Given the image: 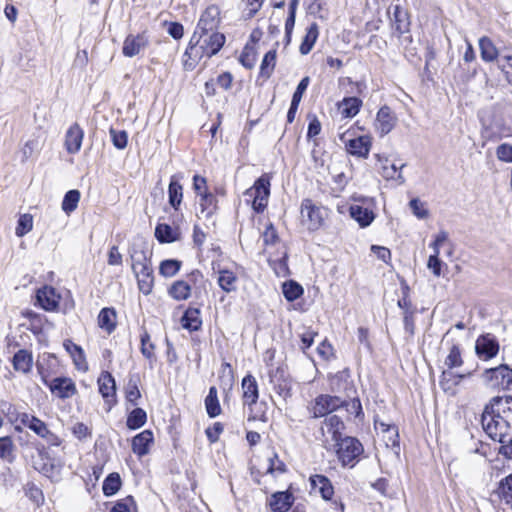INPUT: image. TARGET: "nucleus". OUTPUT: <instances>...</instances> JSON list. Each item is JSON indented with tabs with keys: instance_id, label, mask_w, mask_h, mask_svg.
<instances>
[{
	"instance_id": "obj_1",
	"label": "nucleus",
	"mask_w": 512,
	"mask_h": 512,
	"mask_svg": "<svg viewBox=\"0 0 512 512\" xmlns=\"http://www.w3.org/2000/svg\"><path fill=\"white\" fill-rule=\"evenodd\" d=\"M485 433L501 443L499 452L512 459V396H494L485 405L481 415Z\"/></svg>"
},
{
	"instance_id": "obj_2",
	"label": "nucleus",
	"mask_w": 512,
	"mask_h": 512,
	"mask_svg": "<svg viewBox=\"0 0 512 512\" xmlns=\"http://www.w3.org/2000/svg\"><path fill=\"white\" fill-rule=\"evenodd\" d=\"M129 254L139 290L144 295H148L151 293L154 283L153 269L148 251L144 247L134 244L129 248Z\"/></svg>"
},
{
	"instance_id": "obj_3",
	"label": "nucleus",
	"mask_w": 512,
	"mask_h": 512,
	"mask_svg": "<svg viewBox=\"0 0 512 512\" xmlns=\"http://www.w3.org/2000/svg\"><path fill=\"white\" fill-rule=\"evenodd\" d=\"M349 378L348 371L338 372L330 378L331 390L335 393L343 392L345 397L350 399L349 401L344 399V404L342 405L348 413L355 415V417L364 416L361 401L356 395V388Z\"/></svg>"
},
{
	"instance_id": "obj_4",
	"label": "nucleus",
	"mask_w": 512,
	"mask_h": 512,
	"mask_svg": "<svg viewBox=\"0 0 512 512\" xmlns=\"http://www.w3.org/2000/svg\"><path fill=\"white\" fill-rule=\"evenodd\" d=\"M336 455L342 466L354 467L359 456L364 452L362 443L355 437L343 436L334 441Z\"/></svg>"
},
{
	"instance_id": "obj_5",
	"label": "nucleus",
	"mask_w": 512,
	"mask_h": 512,
	"mask_svg": "<svg viewBox=\"0 0 512 512\" xmlns=\"http://www.w3.org/2000/svg\"><path fill=\"white\" fill-rule=\"evenodd\" d=\"M270 177L263 174L254 182L253 186L246 190L245 195L253 199V209L257 213L263 212L268 204L270 196Z\"/></svg>"
},
{
	"instance_id": "obj_6",
	"label": "nucleus",
	"mask_w": 512,
	"mask_h": 512,
	"mask_svg": "<svg viewBox=\"0 0 512 512\" xmlns=\"http://www.w3.org/2000/svg\"><path fill=\"white\" fill-rule=\"evenodd\" d=\"M482 377L485 383L492 388L512 389V368L507 364L486 369Z\"/></svg>"
},
{
	"instance_id": "obj_7",
	"label": "nucleus",
	"mask_w": 512,
	"mask_h": 512,
	"mask_svg": "<svg viewBox=\"0 0 512 512\" xmlns=\"http://www.w3.org/2000/svg\"><path fill=\"white\" fill-rule=\"evenodd\" d=\"M201 35L193 34L183 54V68L192 71L203 57L209 58V52L201 43Z\"/></svg>"
},
{
	"instance_id": "obj_8",
	"label": "nucleus",
	"mask_w": 512,
	"mask_h": 512,
	"mask_svg": "<svg viewBox=\"0 0 512 512\" xmlns=\"http://www.w3.org/2000/svg\"><path fill=\"white\" fill-rule=\"evenodd\" d=\"M325 215V210L322 207L317 206L311 199L306 198L302 201V221L309 230H318L324 223Z\"/></svg>"
},
{
	"instance_id": "obj_9",
	"label": "nucleus",
	"mask_w": 512,
	"mask_h": 512,
	"mask_svg": "<svg viewBox=\"0 0 512 512\" xmlns=\"http://www.w3.org/2000/svg\"><path fill=\"white\" fill-rule=\"evenodd\" d=\"M309 482L312 490L318 492L323 500L332 501L335 509L339 510V512H344V504L340 500H332L334 487L327 476L322 474L311 475Z\"/></svg>"
},
{
	"instance_id": "obj_10",
	"label": "nucleus",
	"mask_w": 512,
	"mask_h": 512,
	"mask_svg": "<svg viewBox=\"0 0 512 512\" xmlns=\"http://www.w3.org/2000/svg\"><path fill=\"white\" fill-rule=\"evenodd\" d=\"M344 399L337 395L321 394L314 400V405L311 409L313 418H321L328 414L342 408Z\"/></svg>"
},
{
	"instance_id": "obj_11",
	"label": "nucleus",
	"mask_w": 512,
	"mask_h": 512,
	"mask_svg": "<svg viewBox=\"0 0 512 512\" xmlns=\"http://www.w3.org/2000/svg\"><path fill=\"white\" fill-rule=\"evenodd\" d=\"M42 381L49 387L51 393L60 399L71 398L77 393L76 385L71 378L60 376L48 381L47 378L42 375Z\"/></svg>"
},
{
	"instance_id": "obj_12",
	"label": "nucleus",
	"mask_w": 512,
	"mask_h": 512,
	"mask_svg": "<svg viewBox=\"0 0 512 512\" xmlns=\"http://www.w3.org/2000/svg\"><path fill=\"white\" fill-rule=\"evenodd\" d=\"M220 23V9L216 5L208 6L200 16L193 34L216 32Z\"/></svg>"
},
{
	"instance_id": "obj_13",
	"label": "nucleus",
	"mask_w": 512,
	"mask_h": 512,
	"mask_svg": "<svg viewBox=\"0 0 512 512\" xmlns=\"http://www.w3.org/2000/svg\"><path fill=\"white\" fill-rule=\"evenodd\" d=\"M499 342L491 333L480 335L475 343L476 355L482 360H490L499 352Z\"/></svg>"
},
{
	"instance_id": "obj_14",
	"label": "nucleus",
	"mask_w": 512,
	"mask_h": 512,
	"mask_svg": "<svg viewBox=\"0 0 512 512\" xmlns=\"http://www.w3.org/2000/svg\"><path fill=\"white\" fill-rule=\"evenodd\" d=\"M99 392L105 403L108 405L107 411L116 405V382L113 375L108 371H103L98 378Z\"/></svg>"
},
{
	"instance_id": "obj_15",
	"label": "nucleus",
	"mask_w": 512,
	"mask_h": 512,
	"mask_svg": "<svg viewBox=\"0 0 512 512\" xmlns=\"http://www.w3.org/2000/svg\"><path fill=\"white\" fill-rule=\"evenodd\" d=\"M397 123V117L387 105L382 106L376 115L375 127L380 136H385L392 131Z\"/></svg>"
},
{
	"instance_id": "obj_16",
	"label": "nucleus",
	"mask_w": 512,
	"mask_h": 512,
	"mask_svg": "<svg viewBox=\"0 0 512 512\" xmlns=\"http://www.w3.org/2000/svg\"><path fill=\"white\" fill-rule=\"evenodd\" d=\"M388 14L391 16L392 27L398 33V36L409 32L410 20L409 14L406 9L399 4L391 5L388 9Z\"/></svg>"
},
{
	"instance_id": "obj_17",
	"label": "nucleus",
	"mask_w": 512,
	"mask_h": 512,
	"mask_svg": "<svg viewBox=\"0 0 512 512\" xmlns=\"http://www.w3.org/2000/svg\"><path fill=\"white\" fill-rule=\"evenodd\" d=\"M467 47L463 55V62L467 68H463L460 63L461 74L459 75L462 81H469L475 77L478 71V63L476 62V54L472 44L466 41Z\"/></svg>"
},
{
	"instance_id": "obj_18",
	"label": "nucleus",
	"mask_w": 512,
	"mask_h": 512,
	"mask_svg": "<svg viewBox=\"0 0 512 512\" xmlns=\"http://www.w3.org/2000/svg\"><path fill=\"white\" fill-rule=\"evenodd\" d=\"M37 303L46 311H55L59 307V296L55 288L44 286L36 293Z\"/></svg>"
},
{
	"instance_id": "obj_19",
	"label": "nucleus",
	"mask_w": 512,
	"mask_h": 512,
	"mask_svg": "<svg viewBox=\"0 0 512 512\" xmlns=\"http://www.w3.org/2000/svg\"><path fill=\"white\" fill-rule=\"evenodd\" d=\"M153 442V432L146 429L132 438V451L139 457H143L149 453L150 446L153 444Z\"/></svg>"
},
{
	"instance_id": "obj_20",
	"label": "nucleus",
	"mask_w": 512,
	"mask_h": 512,
	"mask_svg": "<svg viewBox=\"0 0 512 512\" xmlns=\"http://www.w3.org/2000/svg\"><path fill=\"white\" fill-rule=\"evenodd\" d=\"M270 383L273 385L274 391L281 397L290 396L291 385L285 378V372L282 368H276L269 372Z\"/></svg>"
},
{
	"instance_id": "obj_21",
	"label": "nucleus",
	"mask_w": 512,
	"mask_h": 512,
	"mask_svg": "<svg viewBox=\"0 0 512 512\" xmlns=\"http://www.w3.org/2000/svg\"><path fill=\"white\" fill-rule=\"evenodd\" d=\"M16 420L22 425L28 427L39 437H45L49 434V429L46 423L34 415L26 412L18 413Z\"/></svg>"
},
{
	"instance_id": "obj_22",
	"label": "nucleus",
	"mask_w": 512,
	"mask_h": 512,
	"mask_svg": "<svg viewBox=\"0 0 512 512\" xmlns=\"http://www.w3.org/2000/svg\"><path fill=\"white\" fill-rule=\"evenodd\" d=\"M148 45L147 36L142 34L128 35L123 43L122 52L126 57H133Z\"/></svg>"
},
{
	"instance_id": "obj_23",
	"label": "nucleus",
	"mask_w": 512,
	"mask_h": 512,
	"mask_svg": "<svg viewBox=\"0 0 512 512\" xmlns=\"http://www.w3.org/2000/svg\"><path fill=\"white\" fill-rule=\"evenodd\" d=\"M371 144L369 136H359L350 139L345 146L349 154L361 158H367L371 149Z\"/></svg>"
},
{
	"instance_id": "obj_24",
	"label": "nucleus",
	"mask_w": 512,
	"mask_h": 512,
	"mask_svg": "<svg viewBox=\"0 0 512 512\" xmlns=\"http://www.w3.org/2000/svg\"><path fill=\"white\" fill-rule=\"evenodd\" d=\"M293 503L294 497L289 491L275 492L269 499V506L273 512H288Z\"/></svg>"
},
{
	"instance_id": "obj_25",
	"label": "nucleus",
	"mask_w": 512,
	"mask_h": 512,
	"mask_svg": "<svg viewBox=\"0 0 512 512\" xmlns=\"http://www.w3.org/2000/svg\"><path fill=\"white\" fill-rule=\"evenodd\" d=\"M181 174L172 175L168 186V202L174 210H178L183 199V186L180 180Z\"/></svg>"
},
{
	"instance_id": "obj_26",
	"label": "nucleus",
	"mask_w": 512,
	"mask_h": 512,
	"mask_svg": "<svg viewBox=\"0 0 512 512\" xmlns=\"http://www.w3.org/2000/svg\"><path fill=\"white\" fill-rule=\"evenodd\" d=\"M83 137L84 132L77 123L70 126L65 136V147L67 152L70 154H76L79 152Z\"/></svg>"
},
{
	"instance_id": "obj_27",
	"label": "nucleus",
	"mask_w": 512,
	"mask_h": 512,
	"mask_svg": "<svg viewBox=\"0 0 512 512\" xmlns=\"http://www.w3.org/2000/svg\"><path fill=\"white\" fill-rule=\"evenodd\" d=\"M199 35H201V43L206 48V50L209 52V58L216 55L221 48L224 46L226 37L224 34L219 32H210L207 34H202L199 32Z\"/></svg>"
},
{
	"instance_id": "obj_28",
	"label": "nucleus",
	"mask_w": 512,
	"mask_h": 512,
	"mask_svg": "<svg viewBox=\"0 0 512 512\" xmlns=\"http://www.w3.org/2000/svg\"><path fill=\"white\" fill-rule=\"evenodd\" d=\"M243 403L252 406L259 397L258 384L254 376L248 374L242 379Z\"/></svg>"
},
{
	"instance_id": "obj_29",
	"label": "nucleus",
	"mask_w": 512,
	"mask_h": 512,
	"mask_svg": "<svg viewBox=\"0 0 512 512\" xmlns=\"http://www.w3.org/2000/svg\"><path fill=\"white\" fill-rule=\"evenodd\" d=\"M63 346L72 357L75 367L80 371L86 372L88 370V364L82 347L69 339L64 341Z\"/></svg>"
},
{
	"instance_id": "obj_30",
	"label": "nucleus",
	"mask_w": 512,
	"mask_h": 512,
	"mask_svg": "<svg viewBox=\"0 0 512 512\" xmlns=\"http://www.w3.org/2000/svg\"><path fill=\"white\" fill-rule=\"evenodd\" d=\"M480 56L484 62H493L499 56V51L488 36H482L478 41Z\"/></svg>"
},
{
	"instance_id": "obj_31",
	"label": "nucleus",
	"mask_w": 512,
	"mask_h": 512,
	"mask_svg": "<svg viewBox=\"0 0 512 512\" xmlns=\"http://www.w3.org/2000/svg\"><path fill=\"white\" fill-rule=\"evenodd\" d=\"M349 213L351 218H353L360 225V227L363 228L369 226L375 218L372 210L360 205H351L349 208Z\"/></svg>"
},
{
	"instance_id": "obj_32",
	"label": "nucleus",
	"mask_w": 512,
	"mask_h": 512,
	"mask_svg": "<svg viewBox=\"0 0 512 512\" xmlns=\"http://www.w3.org/2000/svg\"><path fill=\"white\" fill-rule=\"evenodd\" d=\"M181 324L184 329L191 332L198 331L202 326L200 309L189 307L181 317Z\"/></svg>"
},
{
	"instance_id": "obj_33",
	"label": "nucleus",
	"mask_w": 512,
	"mask_h": 512,
	"mask_svg": "<svg viewBox=\"0 0 512 512\" xmlns=\"http://www.w3.org/2000/svg\"><path fill=\"white\" fill-rule=\"evenodd\" d=\"M319 36V27L316 22L310 24L307 28L306 34L302 39V42L299 47V52L302 55H307L313 49L314 44L316 43Z\"/></svg>"
},
{
	"instance_id": "obj_34",
	"label": "nucleus",
	"mask_w": 512,
	"mask_h": 512,
	"mask_svg": "<svg viewBox=\"0 0 512 512\" xmlns=\"http://www.w3.org/2000/svg\"><path fill=\"white\" fill-rule=\"evenodd\" d=\"M98 325L102 330L111 334L116 329V311L114 308L105 307L98 315Z\"/></svg>"
},
{
	"instance_id": "obj_35",
	"label": "nucleus",
	"mask_w": 512,
	"mask_h": 512,
	"mask_svg": "<svg viewBox=\"0 0 512 512\" xmlns=\"http://www.w3.org/2000/svg\"><path fill=\"white\" fill-rule=\"evenodd\" d=\"M32 362V354L25 349L17 351L12 358L13 368L22 373H28L31 370Z\"/></svg>"
},
{
	"instance_id": "obj_36",
	"label": "nucleus",
	"mask_w": 512,
	"mask_h": 512,
	"mask_svg": "<svg viewBox=\"0 0 512 512\" xmlns=\"http://www.w3.org/2000/svg\"><path fill=\"white\" fill-rule=\"evenodd\" d=\"M180 233L169 224L158 223L155 227V237L160 243H173L179 239Z\"/></svg>"
},
{
	"instance_id": "obj_37",
	"label": "nucleus",
	"mask_w": 512,
	"mask_h": 512,
	"mask_svg": "<svg viewBox=\"0 0 512 512\" xmlns=\"http://www.w3.org/2000/svg\"><path fill=\"white\" fill-rule=\"evenodd\" d=\"M495 493L506 505L512 506V472L499 481Z\"/></svg>"
},
{
	"instance_id": "obj_38",
	"label": "nucleus",
	"mask_w": 512,
	"mask_h": 512,
	"mask_svg": "<svg viewBox=\"0 0 512 512\" xmlns=\"http://www.w3.org/2000/svg\"><path fill=\"white\" fill-rule=\"evenodd\" d=\"M168 294L174 300H186L191 296V286L187 281L177 280L168 289Z\"/></svg>"
},
{
	"instance_id": "obj_39",
	"label": "nucleus",
	"mask_w": 512,
	"mask_h": 512,
	"mask_svg": "<svg viewBox=\"0 0 512 512\" xmlns=\"http://www.w3.org/2000/svg\"><path fill=\"white\" fill-rule=\"evenodd\" d=\"M374 426H375L376 429L379 428L382 433L388 434L386 437H387V440L391 442V447L393 449L394 448H397V449L400 448L399 433H398L397 426L391 425V424H387V423H385L383 421H380L378 419H374Z\"/></svg>"
},
{
	"instance_id": "obj_40",
	"label": "nucleus",
	"mask_w": 512,
	"mask_h": 512,
	"mask_svg": "<svg viewBox=\"0 0 512 512\" xmlns=\"http://www.w3.org/2000/svg\"><path fill=\"white\" fill-rule=\"evenodd\" d=\"M147 422V413L140 407H135L127 416L126 426L130 430H137Z\"/></svg>"
},
{
	"instance_id": "obj_41",
	"label": "nucleus",
	"mask_w": 512,
	"mask_h": 512,
	"mask_svg": "<svg viewBox=\"0 0 512 512\" xmlns=\"http://www.w3.org/2000/svg\"><path fill=\"white\" fill-rule=\"evenodd\" d=\"M220 288L226 293L234 292L237 290V276L230 270H220L217 280Z\"/></svg>"
},
{
	"instance_id": "obj_42",
	"label": "nucleus",
	"mask_w": 512,
	"mask_h": 512,
	"mask_svg": "<svg viewBox=\"0 0 512 512\" xmlns=\"http://www.w3.org/2000/svg\"><path fill=\"white\" fill-rule=\"evenodd\" d=\"M122 486V480L117 472H112L107 475L103 481L102 491L106 497L115 495Z\"/></svg>"
},
{
	"instance_id": "obj_43",
	"label": "nucleus",
	"mask_w": 512,
	"mask_h": 512,
	"mask_svg": "<svg viewBox=\"0 0 512 512\" xmlns=\"http://www.w3.org/2000/svg\"><path fill=\"white\" fill-rule=\"evenodd\" d=\"M139 376L137 374L129 377L127 386L125 388V398L133 406L138 405V400L141 398V392L139 390Z\"/></svg>"
},
{
	"instance_id": "obj_44",
	"label": "nucleus",
	"mask_w": 512,
	"mask_h": 512,
	"mask_svg": "<svg viewBox=\"0 0 512 512\" xmlns=\"http://www.w3.org/2000/svg\"><path fill=\"white\" fill-rule=\"evenodd\" d=\"M217 198L211 193L203 194L199 199L200 213L205 218H210L217 210Z\"/></svg>"
},
{
	"instance_id": "obj_45",
	"label": "nucleus",
	"mask_w": 512,
	"mask_h": 512,
	"mask_svg": "<svg viewBox=\"0 0 512 512\" xmlns=\"http://www.w3.org/2000/svg\"><path fill=\"white\" fill-rule=\"evenodd\" d=\"M205 408L210 418H215L221 413V407L215 386H211L209 388L208 395L205 398Z\"/></svg>"
},
{
	"instance_id": "obj_46",
	"label": "nucleus",
	"mask_w": 512,
	"mask_h": 512,
	"mask_svg": "<svg viewBox=\"0 0 512 512\" xmlns=\"http://www.w3.org/2000/svg\"><path fill=\"white\" fill-rule=\"evenodd\" d=\"M324 423L333 441H339L343 437L342 431L345 429V424L339 416L331 415L325 419Z\"/></svg>"
},
{
	"instance_id": "obj_47",
	"label": "nucleus",
	"mask_w": 512,
	"mask_h": 512,
	"mask_svg": "<svg viewBox=\"0 0 512 512\" xmlns=\"http://www.w3.org/2000/svg\"><path fill=\"white\" fill-rule=\"evenodd\" d=\"M15 445L10 436L0 437V459L13 463L15 461Z\"/></svg>"
},
{
	"instance_id": "obj_48",
	"label": "nucleus",
	"mask_w": 512,
	"mask_h": 512,
	"mask_svg": "<svg viewBox=\"0 0 512 512\" xmlns=\"http://www.w3.org/2000/svg\"><path fill=\"white\" fill-rule=\"evenodd\" d=\"M362 106V100L358 97H347L342 101V115L347 118H352L358 114Z\"/></svg>"
},
{
	"instance_id": "obj_49",
	"label": "nucleus",
	"mask_w": 512,
	"mask_h": 512,
	"mask_svg": "<svg viewBox=\"0 0 512 512\" xmlns=\"http://www.w3.org/2000/svg\"><path fill=\"white\" fill-rule=\"evenodd\" d=\"M282 292L287 301L293 302L302 296L304 290L299 283L289 280L283 284Z\"/></svg>"
},
{
	"instance_id": "obj_50",
	"label": "nucleus",
	"mask_w": 512,
	"mask_h": 512,
	"mask_svg": "<svg viewBox=\"0 0 512 512\" xmlns=\"http://www.w3.org/2000/svg\"><path fill=\"white\" fill-rule=\"evenodd\" d=\"M447 370L461 367L463 365V359L461 355V349L458 344H453L449 350V353L444 361Z\"/></svg>"
},
{
	"instance_id": "obj_51",
	"label": "nucleus",
	"mask_w": 512,
	"mask_h": 512,
	"mask_svg": "<svg viewBox=\"0 0 512 512\" xmlns=\"http://www.w3.org/2000/svg\"><path fill=\"white\" fill-rule=\"evenodd\" d=\"M182 262L177 259H166L163 260L159 265V273L163 277H173L181 269Z\"/></svg>"
},
{
	"instance_id": "obj_52",
	"label": "nucleus",
	"mask_w": 512,
	"mask_h": 512,
	"mask_svg": "<svg viewBox=\"0 0 512 512\" xmlns=\"http://www.w3.org/2000/svg\"><path fill=\"white\" fill-rule=\"evenodd\" d=\"M276 63V50L272 49L268 51L261 62L260 74L263 77L269 78L274 70Z\"/></svg>"
},
{
	"instance_id": "obj_53",
	"label": "nucleus",
	"mask_w": 512,
	"mask_h": 512,
	"mask_svg": "<svg viewBox=\"0 0 512 512\" xmlns=\"http://www.w3.org/2000/svg\"><path fill=\"white\" fill-rule=\"evenodd\" d=\"M80 192L76 189L69 190L65 193L62 201V210L67 214L73 212L79 203Z\"/></svg>"
},
{
	"instance_id": "obj_54",
	"label": "nucleus",
	"mask_w": 512,
	"mask_h": 512,
	"mask_svg": "<svg viewBox=\"0 0 512 512\" xmlns=\"http://www.w3.org/2000/svg\"><path fill=\"white\" fill-rule=\"evenodd\" d=\"M288 254L285 251L281 258L273 260L269 259V265L278 277H286L289 275Z\"/></svg>"
},
{
	"instance_id": "obj_55",
	"label": "nucleus",
	"mask_w": 512,
	"mask_h": 512,
	"mask_svg": "<svg viewBox=\"0 0 512 512\" xmlns=\"http://www.w3.org/2000/svg\"><path fill=\"white\" fill-rule=\"evenodd\" d=\"M112 144L118 150H123L128 144V133L125 130H117L113 127L109 129Z\"/></svg>"
},
{
	"instance_id": "obj_56",
	"label": "nucleus",
	"mask_w": 512,
	"mask_h": 512,
	"mask_svg": "<svg viewBox=\"0 0 512 512\" xmlns=\"http://www.w3.org/2000/svg\"><path fill=\"white\" fill-rule=\"evenodd\" d=\"M140 342H141L140 350H141L142 355L149 360L154 359L155 358V354H154L155 345L150 341V335L146 329H143V332L141 333Z\"/></svg>"
},
{
	"instance_id": "obj_57",
	"label": "nucleus",
	"mask_w": 512,
	"mask_h": 512,
	"mask_svg": "<svg viewBox=\"0 0 512 512\" xmlns=\"http://www.w3.org/2000/svg\"><path fill=\"white\" fill-rule=\"evenodd\" d=\"M33 218L30 214H23L19 217L16 227V235L22 237L32 230Z\"/></svg>"
},
{
	"instance_id": "obj_58",
	"label": "nucleus",
	"mask_w": 512,
	"mask_h": 512,
	"mask_svg": "<svg viewBox=\"0 0 512 512\" xmlns=\"http://www.w3.org/2000/svg\"><path fill=\"white\" fill-rule=\"evenodd\" d=\"M239 62L246 68L252 69L256 62V51L253 47L246 45L239 57Z\"/></svg>"
},
{
	"instance_id": "obj_59",
	"label": "nucleus",
	"mask_w": 512,
	"mask_h": 512,
	"mask_svg": "<svg viewBox=\"0 0 512 512\" xmlns=\"http://www.w3.org/2000/svg\"><path fill=\"white\" fill-rule=\"evenodd\" d=\"M439 385L444 392L454 393V389H455L454 372L451 370H443L440 375Z\"/></svg>"
},
{
	"instance_id": "obj_60",
	"label": "nucleus",
	"mask_w": 512,
	"mask_h": 512,
	"mask_svg": "<svg viewBox=\"0 0 512 512\" xmlns=\"http://www.w3.org/2000/svg\"><path fill=\"white\" fill-rule=\"evenodd\" d=\"M496 157L498 160L506 163H512V145L502 143L496 148Z\"/></svg>"
},
{
	"instance_id": "obj_61",
	"label": "nucleus",
	"mask_w": 512,
	"mask_h": 512,
	"mask_svg": "<svg viewBox=\"0 0 512 512\" xmlns=\"http://www.w3.org/2000/svg\"><path fill=\"white\" fill-rule=\"evenodd\" d=\"M310 83V78L308 76L303 77L300 82L298 83L296 90L294 91L292 95V103L300 104L301 99L304 95V93L307 90V87Z\"/></svg>"
},
{
	"instance_id": "obj_62",
	"label": "nucleus",
	"mask_w": 512,
	"mask_h": 512,
	"mask_svg": "<svg viewBox=\"0 0 512 512\" xmlns=\"http://www.w3.org/2000/svg\"><path fill=\"white\" fill-rule=\"evenodd\" d=\"M26 496L29 497V499L36 503L38 506L42 505L44 502V495L42 490L38 488L34 483L28 484Z\"/></svg>"
},
{
	"instance_id": "obj_63",
	"label": "nucleus",
	"mask_w": 512,
	"mask_h": 512,
	"mask_svg": "<svg viewBox=\"0 0 512 512\" xmlns=\"http://www.w3.org/2000/svg\"><path fill=\"white\" fill-rule=\"evenodd\" d=\"M409 206H410L413 214L417 218L425 219L428 217V215H429L428 210L424 207V204L418 198L411 199L409 202Z\"/></svg>"
},
{
	"instance_id": "obj_64",
	"label": "nucleus",
	"mask_w": 512,
	"mask_h": 512,
	"mask_svg": "<svg viewBox=\"0 0 512 512\" xmlns=\"http://www.w3.org/2000/svg\"><path fill=\"white\" fill-rule=\"evenodd\" d=\"M403 323L405 332L408 333L410 337H413L415 334V321L414 311L412 309H406V311H404Z\"/></svg>"
}]
</instances>
